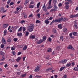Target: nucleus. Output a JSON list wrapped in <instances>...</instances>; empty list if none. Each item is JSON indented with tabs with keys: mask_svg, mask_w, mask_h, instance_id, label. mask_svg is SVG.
I'll list each match as a JSON object with an SVG mask.
<instances>
[{
	"mask_svg": "<svg viewBox=\"0 0 78 78\" xmlns=\"http://www.w3.org/2000/svg\"><path fill=\"white\" fill-rule=\"evenodd\" d=\"M34 7V5H30L29 6V8H33Z\"/></svg>",
	"mask_w": 78,
	"mask_h": 78,
	"instance_id": "393cba45",
	"label": "nucleus"
},
{
	"mask_svg": "<svg viewBox=\"0 0 78 78\" xmlns=\"http://www.w3.org/2000/svg\"><path fill=\"white\" fill-rule=\"evenodd\" d=\"M15 48L12 47L11 48V50L12 51L14 50H15Z\"/></svg>",
	"mask_w": 78,
	"mask_h": 78,
	"instance_id": "338daca9",
	"label": "nucleus"
},
{
	"mask_svg": "<svg viewBox=\"0 0 78 78\" xmlns=\"http://www.w3.org/2000/svg\"><path fill=\"white\" fill-rule=\"evenodd\" d=\"M73 36H76L78 35V33L76 32H74L73 33Z\"/></svg>",
	"mask_w": 78,
	"mask_h": 78,
	"instance_id": "5701e85b",
	"label": "nucleus"
},
{
	"mask_svg": "<svg viewBox=\"0 0 78 78\" xmlns=\"http://www.w3.org/2000/svg\"><path fill=\"white\" fill-rule=\"evenodd\" d=\"M36 23H41V21L39 20H37L36 21Z\"/></svg>",
	"mask_w": 78,
	"mask_h": 78,
	"instance_id": "09e8293b",
	"label": "nucleus"
},
{
	"mask_svg": "<svg viewBox=\"0 0 78 78\" xmlns=\"http://www.w3.org/2000/svg\"><path fill=\"white\" fill-rule=\"evenodd\" d=\"M27 46H28L27 45H25L23 48V50H27Z\"/></svg>",
	"mask_w": 78,
	"mask_h": 78,
	"instance_id": "412c9836",
	"label": "nucleus"
},
{
	"mask_svg": "<svg viewBox=\"0 0 78 78\" xmlns=\"http://www.w3.org/2000/svg\"><path fill=\"white\" fill-rule=\"evenodd\" d=\"M73 70L78 71V68L77 67H75L73 69Z\"/></svg>",
	"mask_w": 78,
	"mask_h": 78,
	"instance_id": "bb28decb",
	"label": "nucleus"
},
{
	"mask_svg": "<svg viewBox=\"0 0 78 78\" xmlns=\"http://www.w3.org/2000/svg\"><path fill=\"white\" fill-rule=\"evenodd\" d=\"M52 0H49L48 2V6L47 8V9H51L52 8L51 6V1Z\"/></svg>",
	"mask_w": 78,
	"mask_h": 78,
	"instance_id": "20e7f679",
	"label": "nucleus"
},
{
	"mask_svg": "<svg viewBox=\"0 0 78 78\" xmlns=\"http://www.w3.org/2000/svg\"><path fill=\"white\" fill-rule=\"evenodd\" d=\"M70 18H73L75 17V15H71L70 16Z\"/></svg>",
	"mask_w": 78,
	"mask_h": 78,
	"instance_id": "7c9ffc66",
	"label": "nucleus"
},
{
	"mask_svg": "<svg viewBox=\"0 0 78 78\" xmlns=\"http://www.w3.org/2000/svg\"><path fill=\"white\" fill-rule=\"evenodd\" d=\"M5 59V57L4 55H3L2 58V59L0 60V61H4Z\"/></svg>",
	"mask_w": 78,
	"mask_h": 78,
	"instance_id": "dca6fc26",
	"label": "nucleus"
},
{
	"mask_svg": "<svg viewBox=\"0 0 78 78\" xmlns=\"http://www.w3.org/2000/svg\"><path fill=\"white\" fill-rule=\"evenodd\" d=\"M64 21H65V22H66V21H68V19H67L66 18H64Z\"/></svg>",
	"mask_w": 78,
	"mask_h": 78,
	"instance_id": "5fc2aeb1",
	"label": "nucleus"
},
{
	"mask_svg": "<svg viewBox=\"0 0 78 78\" xmlns=\"http://www.w3.org/2000/svg\"><path fill=\"white\" fill-rule=\"evenodd\" d=\"M29 2H30V0H25L24 3V5H26L27 3Z\"/></svg>",
	"mask_w": 78,
	"mask_h": 78,
	"instance_id": "4468645a",
	"label": "nucleus"
},
{
	"mask_svg": "<svg viewBox=\"0 0 78 78\" xmlns=\"http://www.w3.org/2000/svg\"><path fill=\"white\" fill-rule=\"evenodd\" d=\"M12 55H14V56L16 55V53L15 52V51H13L12 52Z\"/></svg>",
	"mask_w": 78,
	"mask_h": 78,
	"instance_id": "bf43d9fd",
	"label": "nucleus"
},
{
	"mask_svg": "<svg viewBox=\"0 0 78 78\" xmlns=\"http://www.w3.org/2000/svg\"><path fill=\"white\" fill-rule=\"evenodd\" d=\"M11 0H8L7 1V4L9 5V3H10V2H11Z\"/></svg>",
	"mask_w": 78,
	"mask_h": 78,
	"instance_id": "4d7b16f0",
	"label": "nucleus"
},
{
	"mask_svg": "<svg viewBox=\"0 0 78 78\" xmlns=\"http://www.w3.org/2000/svg\"><path fill=\"white\" fill-rule=\"evenodd\" d=\"M62 6V5L61 3H60L58 5V6H59V7H61V6Z\"/></svg>",
	"mask_w": 78,
	"mask_h": 78,
	"instance_id": "13d9d810",
	"label": "nucleus"
},
{
	"mask_svg": "<svg viewBox=\"0 0 78 78\" xmlns=\"http://www.w3.org/2000/svg\"><path fill=\"white\" fill-rule=\"evenodd\" d=\"M20 23H21V24H23V23H25V21L24 20H22L20 22Z\"/></svg>",
	"mask_w": 78,
	"mask_h": 78,
	"instance_id": "4c0bfd02",
	"label": "nucleus"
},
{
	"mask_svg": "<svg viewBox=\"0 0 78 78\" xmlns=\"http://www.w3.org/2000/svg\"><path fill=\"white\" fill-rule=\"evenodd\" d=\"M47 39V37L45 36H43V41H45Z\"/></svg>",
	"mask_w": 78,
	"mask_h": 78,
	"instance_id": "f3484780",
	"label": "nucleus"
},
{
	"mask_svg": "<svg viewBox=\"0 0 78 78\" xmlns=\"http://www.w3.org/2000/svg\"><path fill=\"white\" fill-rule=\"evenodd\" d=\"M69 35L70 36V37L71 39H74V38H75V37L72 36V33H70Z\"/></svg>",
	"mask_w": 78,
	"mask_h": 78,
	"instance_id": "cd10ccee",
	"label": "nucleus"
},
{
	"mask_svg": "<svg viewBox=\"0 0 78 78\" xmlns=\"http://www.w3.org/2000/svg\"><path fill=\"white\" fill-rule=\"evenodd\" d=\"M43 40L41 39L39 40L37 42V44H41L42 42H43Z\"/></svg>",
	"mask_w": 78,
	"mask_h": 78,
	"instance_id": "1a4fd4ad",
	"label": "nucleus"
},
{
	"mask_svg": "<svg viewBox=\"0 0 78 78\" xmlns=\"http://www.w3.org/2000/svg\"><path fill=\"white\" fill-rule=\"evenodd\" d=\"M74 27H75V28H77V24L75 23L74 24Z\"/></svg>",
	"mask_w": 78,
	"mask_h": 78,
	"instance_id": "ea45409f",
	"label": "nucleus"
},
{
	"mask_svg": "<svg viewBox=\"0 0 78 78\" xmlns=\"http://www.w3.org/2000/svg\"><path fill=\"white\" fill-rule=\"evenodd\" d=\"M22 27H20L18 30V32H19L20 31L21 32L22 31Z\"/></svg>",
	"mask_w": 78,
	"mask_h": 78,
	"instance_id": "c756f323",
	"label": "nucleus"
},
{
	"mask_svg": "<svg viewBox=\"0 0 78 78\" xmlns=\"http://www.w3.org/2000/svg\"><path fill=\"white\" fill-rule=\"evenodd\" d=\"M43 11H45V12H47V7H46L45 8L43 9Z\"/></svg>",
	"mask_w": 78,
	"mask_h": 78,
	"instance_id": "2f4dec72",
	"label": "nucleus"
},
{
	"mask_svg": "<svg viewBox=\"0 0 78 78\" xmlns=\"http://www.w3.org/2000/svg\"><path fill=\"white\" fill-rule=\"evenodd\" d=\"M65 68H66V67L65 66H63L61 67L59 71H61L63 70H64V69H65Z\"/></svg>",
	"mask_w": 78,
	"mask_h": 78,
	"instance_id": "6ab92c4d",
	"label": "nucleus"
},
{
	"mask_svg": "<svg viewBox=\"0 0 78 78\" xmlns=\"http://www.w3.org/2000/svg\"><path fill=\"white\" fill-rule=\"evenodd\" d=\"M63 31L65 33H66L67 31V29L66 28H63Z\"/></svg>",
	"mask_w": 78,
	"mask_h": 78,
	"instance_id": "aec40b11",
	"label": "nucleus"
},
{
	"mask_svg": "<svg viewBox=\"0 0 78 78\" xmlns=\"http://www.w3.org/2000/svg\"><path fill=\"white\" fill-rule=\"evenodd\" d=\"M53 32L54 33H56V30L55 29H54L53 30Z\"/></svg>",
	"mask_w": 78,
	"mask_h": 78,
	"instance_id": "680f3d73",
	"label": "nucleus"
},
{
	"mask_svg": "<svg viewBox=\"0 0 78 78\" xmlns=\"http://www.w3.org/2000/svg\"><path fill=\"white\" fill-rule=\"evenodd\" d=\"M34 28V24L33 23L30 24V26L29 27L28 30L29 32H31L33 31V30Z\"/></svg>",
	"mask_w": 78,
	"mask_h": 78,
	"instance_id": "f257e3e1",
	"label": "nucleus"
},
{
	"mask_svg": "<svg viewBox=\"0 0 78 78\" xmlns=\"http://www.w3.org/2000/svg\"><path fill=\"white\" fill-rule=\"evenodd\" d=\"M41 69V67L39 66H37V68L35 69L34 71L35 72H38V71H39V70Z\"/></svg>",
	"mask_w": 78,
	"mask_h": 78,
	"instance_id": "0eeeda50",
	"label": "nucleus"
},
{
	"mask_svg": "<svg viewBox=\"0 0 78 78\" xmlns=\"http://www.w3.org/2000/svg\"><path fill=\"white\" fill-rule=\"evenodd\" d=\"M16 74L18 75H20V73H21V72H16Z\"/></svg>",
	"mask_w": 78,
	"mask_h": 78,
	"instance_id": "c03bdc74",
	"label": "nucleus"
},
{
	"mask_svg": "<svg viewBox=\"0 0 78 78\" xmlns=\"http://www.w3.org/2000/svg\"><path fill=\"white\" fill-rule=\"evenodd\" d=\"M58 7L56 5H54V9H51L50 10V12H55L58 10Z\"/></svg>",
	"mask_w": 78,
	"mask_h": 78,
	"instance_id": "7ed1b4c3",
	"label": "nucleus"
},
{
	"mask_svg": "<svg viewBox=\"0 0 78 78\" xmlns=\"http://www.w3.org/2000/svg\"><path fill=\"white\" fill-rule=\"evenodd\" d=\"M72 47V46L71 45H69L68 47H67V48L68 49H71V48Z\"/></svg>",
	"mask_w": 78,
	"mask_h": 78,
	"instance_id": "f704fd0d",
	"label": "nucleus"
},
{
	"mask_svg": "<svg viewBox=\"0 0 78 78\" xmlns=\"http://www.w3.org/2000/svg\"><path fill=\"white\" fill-rule=\"evenodd\" d=\"M72 64V66L73 67H74V66H75V62H73V63H72V64Z\"/></svg>",
	"mask_w": 78,
	"mask_h": 78,
	"instance_id": "0e129e2a",
	"label": "nucleus"
},
{
	"mask_svg": "<svg viewBox=\"0 0 78 78\" xmlns=\"http://www.w3.org/2000/svg\"><path fill=\"white\" fill-rule=\"evenodd\" d=\"M40 4H41V2H39L37 5V8H39V6H40Z\"/></svg>",
	"mask_w": 78,
	"mask_h": 78,
	"instance_id": "72a5a7b5",
	"label": "nucleus"
},
{
	"mask_svg": "<svg viewBox=\"0 0 78 78\" xmlns=\"http://www.w3.org/2000/svg\"><path fill=\"white\" fill-rule=\"evenodd\" d=\"M67 76L66 74H65L63 76V78H67Z\"/></svg>",
	"mask_w": 78,
	"mask_h": 78,
	"instance_id": "a18cd8bd",
	"label": "nucleus"
},
{
	"mask_svg": "<svg viewBox=\"0 0 78 78\" xmlns=\"http://www.w3.org/2000/svg\"><path fill=\"white\" fill-rule=\"evenodd\" d=\"M27 75V74L25 73L24 74H22L21 76H20V77L21 78L22 77V78H24V77H25V76H26Z\"/></svg>",
	"mask_w": 78,
	"mask_h": 78,
	"instance_id": "a211bd4d",
	"label": "nucleus"
},
{
	"mask_svg": "<svg viewBox=\"0 0 78 78\" xmlns=\"http://www.w3.org/2000/svg\"><path fill=\"white\" fill-rule=\"evenodd\" d=\"M37 16L38 18H41V14L40 13H38L37 14Z\"/></svg>",
	"mask_w": 78,
	"mask_h": 78,
	"instance_id": "58836bf2",
	"label": "nucleus"
},
{
	"mask_svg": "<svg viewBox=\"0 0 78 78\" xmlns=\"http://www.w3.org/2000/svg\"><path fill=\"white\" fill-rule=\"evenodd\" d=\"M8 26H9V24H5L3 25V28L5 29L7 28V27H8Z\"/></svg>",
	"mask_w": 78,
	"mask_h": 78,
	"instance_id": "9d476101",
	"label": "nucleus"
},
{
	"mask_svg": "<svg viewBox=\"0 0 78 78\" xmlns=\"http://www.w3.org/2000/svg\"><path fill=\"white\" fill-rule=\"evenodd\" d=\"M64 19V18L63 17H62L60 18H59L58 19H56L55 20H52V22L55 23H60L61 21V20H62Z\"/></svg>",
	"mask_w": 78,
	"mask_h": 78,
	"instance_id": "f03ea898",
	"label": "nucleus"
},
{
	"mask_svg": "<svg viewBox=\"0 0 78 78\" xmlns=\"http://www.w3.org/2000/svg\"><path fill=\"white\" fill-rule=\"evenodd\" d=\"M66 8V9H69V5H66L65 6Z\"/></svg>",
	"mask_w": 78,
	"mask_h": 78,
	"instance_id": "79ce46f5",
	"label": "nucleus"
},
{
	"mask_svg": "<svg viewBox=\"0 0 78 78\" xmlns=\"http://www.w3.org/2000/svg\"><path fill=\"white\" fill-rule=\"evenodd\" d=\"M60 39H62V41H64V38H63V36H61V37H60Z\"/></svg>",
	"mask_w": 78,
	"mask_h": 78,
	"instance_id": "37998d69",
	"label": "nucleus"
},
{
	"mask_svg": "<svg viewBox=\"0 0 78 78\" xmlns=\"http://www.w3.org/2000/svg\"><path fill=\"white\" fill-rule=\"evenodd\" d=\"M57 2V1H53V3L55 5H56V3Z\"/></svg>",
	"mask_w": 78,
	"mask_h": 78,
	"instance_id": "603ef678",
	"label": "nucleus"
},
{
	"mask_svg": "<svg viewBox=\"0 0 78 78\" xmlns=\"http://www.w3.org/2000/svg\"><path fill=\"white\" fill-rule=\"evenodd\" d=\"M19 28V26H16L14 27L12 26L11 28L12 30H13V31H16L17 28Z\"/></svg>",
	"mask_w": 78,
	"mask_h": 78,
	"instance_id": "39448f33",
	"label": "nucleus"
},
{
	"mask_svg": "<svg viewBox=\"0 0 78 78\" xmlns=\"http://www.w3.org/2000/svg\"><path fill=\"white\" fill-rule=\"evenodd\" d=\"M44 23H46V24H48L50 23V21H47V20H45L44 21Z\"/></svg>",
	"mask_w": 78,
	"mask_h": 78,
	"instance_id": "4be33fe9",
	"label": "nucleus"
},
{
	"mask_svg": "<svg viewBox=\"0 0 78 78\" xmlns=\"http://www.w3.org/2000/svg\"><path fill=\"white\" fill-rule=\"evenodd\" d=\"M23 45H20L19 46V48H23Z\"/></svg>",
	"mask_w": 78,
	"mask_h": 78,
	"instance_id": "69168bd1",
	"label": "nucleus"
},
{
	"mask_svg": "<svg viewBox=\"0 0 78 78\" xmlns=\"http://www.w3.org/2000/svg\"><path fill=\"white\" fill-rule=\"evenodd\" d=\"M33 17V14H30V15L29 16V18L31 17Z\"/></svg>",
	"mask_w": 78,
	"mask_h": 78,
	"instance_id": "6e6d98bb",
	"label": "nucleus"
},
{
	"mask_svg": "<svg viewBox=\"0 0 78 78\" xmlns=\"http://www.w3.org/2000/svg\"><path fill=\"white\" fill-rule=\"evenodd\" d=\"M24 18H27V15L26 14L24 15Z\"/></svg>",
	"mask_w": 78,
	"mask_h": 78,
	"instance_id": "774afa93",
	"label": "nucleus"
},
{
	"mask_svg": "<svg viewBox=\"0 0 78 78\" xmlns=\"http://www.w3.org/2000/svg\"><path fill=\"white\" fill-rule=\"evenodd\" d=\"M4 47H5V44H2L1 45V47L2 48H3Z\"/></svg>",
	"mask_w": 78,
	"mask_h": 78,
	"instance_id": "a19ab883",
	"label": "nucleus"
},
{
	"mask_svg": "<svg viewBox=\"0 0 78 78\" xmlns=\"http://www.w3.org/2000/svg\"><path fill=\"white\" fill-rule=\"evenodd\" d=\"M71 65H72V63H68L66 65V67H70Z\"/></svg>",
	"mask_w": 78,
	"mask_h": 78,
	"instance_id": "b1692460",
	"label": "nucleus"
},
{
	"mask_svg": "<svg viewBox=\"0 0 78 78\" xmlns=\"http://www.w3.org/2000/svg\"><path fill=\"white\" fill-rule=\"evenodd\" d=\"M21 59V57H18L16 59V61L17 62H19L20 60Z\"/></svg>",
	"mask_w": 78,
	"mask_h": 78,
	"instance_id": "2eb2a0df",
	"label": "nucleus"
},
{
	"mask_svg": "<svg viewBox=\"0 0 78 78\" xmlns=\"http://www.w3.org/2000/svg\"><path fill=\"white\" fill-rule=\"evenodd\" d=\"M18 39H17V38H15L14 39H13V41H14V42H16L17 41Z\"/></svg>",
	"mask_w": 78,
	"mask_h": 78,
	"instance_id": "de8ad7c7",
	"label": "nucleus"
},
{
	"mask_svg": "<svg viewBox=\"0 0 78 78\" xmlns=\"http://www.w3.org/2000/svg\"><path fill=\"white\" fill-rule=\"evenodd\" d=\"M3 33V36H5V35H6V34L7 33V30L6 29L5 30H4Z\"/></svg>",
	"mask_w": 78,
	"mask_h": 78,
	"instance_id": "f8f14e48",
	"label": "nucleus"
},
{
	"mask_svg": "<svg viewBox=\"0 0 78 78\" xmlns=\"http://www.w3.org/2000/svg\"><path fill=\"white\" fill-rule=\"evenodd\" d=\"M23 33L25 32V31H26V28L25 27H23Z\"/></svg>",
	"mask_w": 78,
	"mask_h": 78,
	"instance_id": "e433bc0d",
	"label": "nucleus"
},
{
	"mask_svg": "<svg viewBox=\"0 0 78 78\" xmlns=\"http://www.w3.org/2000/svg\"><path fill=\"white\" fill-rule=\"evenodd\" d=\"M52 68H49L46 70V72H49L50 70H51Z\"/></svg>",
	"mask_w": 78,
	"mask_h": 78,
	"instance_id": "a878e982",
	"label": "nucleus"
},
{
	"mask_svg": "<svg viewBox=\"0 0 78 78\" xmlns=\"http://www.w3.org/2000/svg\"><path fill=\"white\" fill-rule=\"evenodd\" d=\"M28 34H29V32L28 31L26 32L25 35L26 36H28Z\"/></svg>",
	"mask_w": 78,
	"mask_h": 78,
	"instance_id": "3c124183",
	"label": "nucleus"
},
{
	"mask_svg": "<svg viewBox=\"0 0 78 78\" xmlns=\"http://www.w3.org/2000/svg\"><path fill=\"white\" fill-rule=\"evenodd\" d=\"M7 42H11V39L10 37H9V38L7 40Z\"/></svg>",
	"mask_w": 78,
	"mask_h": 78,
	"instance_id": "473e14b6",
	"label": "nucleus"
},
{
	"mask_svg": "<svg viewBox=\"0 0 78 78\" xmlns=\"http://www.w3.org/2000/svg\"><path fill=\"white\" fill-rule=\"evenodd\" d=\"M65 5H69V4H70V2H65Z\"/></svg>",
	"mask_w": 78,
	"mask_h": 78,
	"instance_id": "052dcab7",
	"label": "nucleus"
},
{
	"mask_svg": "<svg viewBox=\"0 0 78 78\" xmlns=\"http://www.w3.org/2000/svg\"><path fill=\"white\" fill-rule=\"evenodd\" d=\"M67 60L66 59H63L62 60L60 61L59 62V64H65L66 62H67Z\"/></svg>",
	"mask_w": 78,
	"mask_h": 78,
	"instance_id": "423d86ee",
	"label": "nucleus"
},
{
	"mask_svg": "<svg viewBox=\"0 0 78 78\" xmlns=\"http://www.w3.org/2000/svg\"><path fill=\"white\" fill-rule=\"evenodd\" d=\"M30 39H35V36L34 35H31L30 36Z\"/></svg>",
	"mask_w": 78,
	"mask_h": 78,
	"instance_id": "9b49d317",
	"label": "nucleus"
},
{
	"mask_svg": "<svg viewBox=\"0 0 78 78\" xmlns=\"http://www.w3.org/2000/svg\"><path fill=\"white\" fill-rule=\"evenodd\" d=\"M50 36L51 37H52V38H54V37H55V36L53 34L51 35Z\"/></svg>",
	"mask_w": 78,
	"mask_h": 78,
	"instance_id": "e2e57ef3",
	"label": "nucleus"
},
{
	"mask_svg": "<svg viewBox=\"0 0 78 78\" xmlns=\"http://www.w3.org/2000/svg\"><path fill=\"white\" fill-rule=\"evenodd\" d=\"M48 40L49 42H51V37H49L48 38Z\"/></svg>",
	"mask_w": 78,
	"mask_h": 78,
	"instance_id": "8fccbe9b",
	"label": "nucleus"
},
{
	"mask_svg": "<svg viewBox=\"0 0 78 78\" xmlns=\"http://www.w3.org/2000/svg\"><path fill=\"white\" fill-rule=\"evenodd\" d=\"M48 52L49 53L50 52H51V48H48L47 50Z\"/></svg>",
	"mask_w": 78,
	"mask_h": 78,
	"instance_id": "c9c22d12",
	"label": "nucleus"
},
{
	"mask_svg": "<svg viewBox=\"0 0 78 78\" xmlns=\"http://www.w3.org/2000/svg\"><path fill=\"white\" fill-rule=\"evenodd\" d=\"M2 44H6V40H5V38L3 37L2 38Z\"/></svg>",
	"mask_w": 78,
	"mask_h": 78,
	"instance_id": "6e6552de",
	"label": "nucleus"
},
{
	"mask_svg": "<svg viewBox=\"0 0 78 78\" xmlns=\"http://www.w3.org/2000/svg\"><path fill=\"white\" fill-rule=\"evenodd\" d=\"M41 77H42V76H39V75H36L35 76V78H41Z\"/></svg>",
	"mask_w": 78,
	"mask_h": 78,
	"instance_id": "49530a36",
	"label": "nucleus"
},
{
	"mask_svg": "<svg viewBox=\"0 0 78 78\" xmlns=\"http://www.w3.org/2000/svg\"><path fill=\"white\" fill-rule=\"evenodd\" d=\"M17 36L19 37H21L22 36V33H17Z\"/></svg>",
	"mask_w": 78,
	"mask_h": 78,
	"instance_id": "ddd939ff",
	"label": "nucleus"
},
{
	"mask_svg": "<svg viewBox=\"0 0 78 78\" xmlns=\"http://www.w3.org/2000/svg\"><path fill=\"white\" fill-rule=\"evenodd\" d=\"M14 3V2H12L10 3L9 4L10 6H11V5H13Z\"/></svg>",
	"mask_w": 78,
	"mask_h": 78,
	"instance_id": "864d4df0",
	"label": "nucleus"
},
{
	"mask_svg": "<svg viewBox=\"0 0 78 78\" xmlns=\"http://www.w3.org/2000/svg\"><path fill=\"white\" fill-rule=\"evenodd\" d=\"M58 27L59 29H62V25L61 24H59L58 25Z\"/></svg>",
	"mask_w": 78,
	"mask_h": 78,
	"instance_id": "c85d7f7f",
	"label": "nucleus"
}]
</instances>
